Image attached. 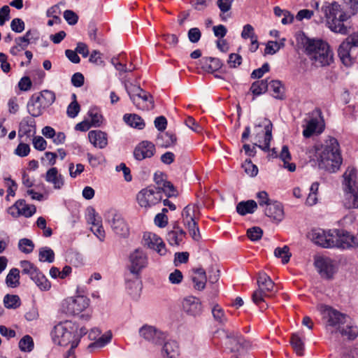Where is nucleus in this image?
<instances>
[{"label": "nucleus", "instance_id": "38", "mask_svg": "<svg viewBox=\"0 0 358 358\" xmlns=\"http://www.w3.org/2000/svg\"><path fill=\"white\" fill-rule=\"evenodd\" d=\"M123 120L129 126L138 129H143L145 125L144 120L136 114H125L123 116Z\"/></svg>", "mask_w": 358, "mask_h": 358}, {"label": "nucleus", "instance_id": "51", "mask_svg": "<svg viewBox=\"0 0 358 358\" xmlns=\"http://www.w3.org/2000/svg\"><path fill=\"white\" fill-rule=\"evenodd\" d=\"M38 274V275H37L36 278H34L32 280L40 288V289L43 291L49 290L51 287L50 282L41 271Z\"/></svg>", "mask_w": 358, "mask_h": 358}, {"label": "nucleus", "instance_id": "3", "mask_svg": "<svg viewBox=\"0 0 358 358\" xmlns=\"http://www.w3.org/2000/svg\"><path fill=\"white\" fill-rule=\"evenodd\" d=\"M306 54L316 66H330L334 53L329 45L321 39H307L304 45Z\"/></svg>", "mask_w": 358, "mask_h": 358}, {"label": "nucleus", "instance_id": "48", "mask_svg": "<svg viewBox=\"0 0 358 358\" xmlns=\"http://www.w3.org/2000/svg\"><path fill=\"white\" fill-rule=\"evenodd\" d=\"M38 257L40 262L52 263L55 261V252L48 247H43L39 249Z\"/></svg>", "mask_w": 358, "mask_h": 358}, {"label": "nucleus", "instance_id": "13", "mask_svg": "<svg viewBox=\"0 0 358 358\" xmlns=\"http://www.w3.org/2000/svg\"><path fill=\"white\" fill-rule=\"evenodd\" d=\"M310 238L316 245L324 248L334 247L333 231H325L321 229H313L310 234Z\"/></svg>", "mask_w": 358, "mask_h": 358}, {"label": "nucleus", "instance_id": "4", "mask_svg": "<svg viewBox=\"0 0 358 358\" xmlns=\"http://www.w3.org/2000/svg\"><path fill=\"white\" fill-rule=\"evenodd\" d=\"M76 330L77 325L71 321L59 322L51 331L52 341L61 346L72 344L73 348H76L78 345V338H74Z\"/></svg>", "mask_w": 358, "mask_h": 358}, {"label": "nucleus", "instance_id": "46", "mask_svg": "<svg viewBox=\"0 0 358 358\" xmlns=\"http://www.w3.org/2000/svg\"><path fill=\"white\" fill-rule=\"evenodd\" d=\"M185 227L188 229L189 235L195 241H199L201 238L199 229L196 219L183 222Z\"/></svg>", "mask_w": 358, "mask_h": 358}, {"label": "nucleus", "instance_id": "64", "mask_svg": "<svg viewBox=\"0 0 358 358\" xmlns=\"http://www.w3.org/2000/svg\"><path fill=\"white\" fill-rule=\"evenodd\" d=\"M64 18L70 25H74L78 22V15L71 10H66L64 12Z\"/></svg>", "mask_w": 358, "mask_h": 358}, {"label": "nucleus", "instance_id": "42", "mask_svg": "<svg viewBox=\"0 0 358 358\" xmlns=\"http://www.w3.org/2000/svg\"><path fill=\"white\" fill-rule=\"evenodd\" d=\"M36 97H39V100L43 103V107L46 108L51 106L55 101V94L50 90H43L39 94H36Z\"/></svg>", "mask_w": 358, "mask_h": 358}, {"label": "nucleus", "instance_id": "14", "mask_svg": "<svg viewBox=\"0 0 358 358\" xmlns=\"http://www.w3.org/2000/svg\"><path fill=\"white\" fill-rule=\"evenodd\" d=\"M131 262L130 271L134 274H138L148 263L146 253L141 249L135 250L129 256Z\"/></svg>", "mask_w": 358, "mask_h": 358}, {"label": "nucleus", "instance_id": "33", "mask_svg": "<svg viewBox=\"0 0 358 358\" xmlns=\"http://www.w3.org/2000/svg\"><path fill=\"white\" fill-rule=\"evenodd\" d=\"M257 208V204L254 200L241 201L236 206V211L241 215L253 213Z\"/></svg>", "mask_w": 358, "mask_h": 358}, {"label": "nucleus", "instance_id": "31", "mask_svg": "<svg viewBox=\"0 0 358 358\" xmlns=\"http://www.w3.org/2000/svg\"><path fill=\"white\" fill-rule=\"evenodd\" d=\"M200 64L202 69L208 73L215 72L219 70L222 66L220 59L216 57H203L200 60Z\"/></svg>", "mask_w": 358, "mask_h": 358}, {"label": "nucleus", "instance_id": "12", "mask_svg": "<svg viewBox=\"0 0 358 358\" xmlns=\"http://www.w3.org/2000/svg\"><path fill=\"white\" fill-rule=\"evenodd\" d=\"M334 247L341 250H348L357 245V236L343 229L333 230Z\"/></svg>", "mask_w": 358, "mask_h": 358}, {"label": "nucleus", "instance_id": "16", "mask_svg": "<svg viewBox=\"0 0 358 358\" xmlns=\"http://www.w3.org/2000/svg\"><path fill=\"white\" fill-rule=\"evenodd\" d=\"M155 153V145L148 141L138 143L134 150V157L136 160L141 161L152 157Z\"/></svg>", "mask_w": 358, "mask_h": 358}, {"label": "nucleus", "instance_id": "58", "mask_svg": "<svg viewBox=\"0 0 358 358\" xmlns=\"http://www.w3.org/2000/svg\"><path fill=\"white\" fill-rule=\"evenodd\" d=\"M125 88L131 101H133L134 98H137L144 91L139 86L133 85H130L129 86L126 85Z\"/></svg>", "mask_w": 358, "mask_h": 358}, {"label": "nucleus", "instance_id": "47", "mask_svg": "<svg viewBox=\"0 0 358 358\" xmlns=\"http://www.w3.org/2000/svg\"><path fill=\"white\" fill-rule=\"evenodd\" d=\"M112 339V333L111 331H107L106 334H103L98 339H96L94 342L90 343L88 346L89 348H101L106 346L108 343L110 342Z\"/></svg>", "mask_w": 358, "mask_h": 358}, {"label": "nucleus", "instance_id": "11", "mask_svg": "<svg viewBox=\"0 0 358 358\" xmlns=\"http://www.w3.org/2000/svg\"><path fill=\"white\" fill-rule=\"evenodd\" d=\"M90 299L84 296L69 297L62 304V310L69 315H76L82 313L89 306Z\"/></svg>", "mask_w": 358, "mask_h": 358}, {"label": "nucleus", "instance_id": "5", "mask_svg": "<svg viewBox=\"0 0 358 358\" xmlns=\"http://www.w3.org/2000/svg\"><path fill=\"white\" fill-rule=\"evenodd\" d=\"M264 128L262 131L263 133V140H260V136L258 142L259 145L255 143L252 147H251L248 144H244L243 148L245 151V155L249 157H254L256 154L255 146H258L260 149L264 150V152L270 151V143L272 140V129H273V124L267 118H264L263 121L259 124L255 126V129H259Z\"/></svg>", "mask_w": 358, "mask_h": 358}, {"label": "nucleus", "instance_id": "19", "mask_svg": "<svg viewBox=\"0 0 358 358\" xmlns=\"http://www.w3.org/2000/svg\"><path fill=\"white\" fill-rule=\"evenodd\" d=\"M315 264L322 277L329 279L333 276L335 267L331 259L320 257L315 261Z\"/></svg>", "mask_w": 358, "mask_h": 358}, {"label": "nucleus", "instance_id": "60", "mask_svg": "<svg viewBox=\"0 0 358 358\" xmlns=\"http://www.w3.org/2000/svg\"><path fill=\"white\" fill-rule=\"evenodd\" d=\"M111 63L115 66L116 70L121 72H129L133 71L134 68L130 64L129 67H127L126 64H123L120 58H113Z\"/></svg>", "mask_w": 358, "mask_h": 358}, {"label": "nucleus", "instance_id": "39", "mask_svg": "<svg viewBox=\"0 0 358 358\" xmlns=\"http://www.w3.org/2000/svg\"><path fill=\"white\" fill-rule=\"evenodd\" d=\"M88 115L90 117V123L92 127H99L101 125L103 117L99 108L96 106L90 108L88 111Z\"/></svg>", "mask_w": 358, "mask_h": 358}, {"label": "nucleus", "instance_id": "9", "mask_svg": "<svg viewBox=\"0 0 358 358\" xmlns=\"http://www.w3.org/2000/svg\"><path fill=\"white\" fill-rule=\"evenodd\" d=\"M356 48H358V31L349 35L338 49V57L345 66H350L353 64L354 58L351 56V51Z\"/></svg>", "mask_w": 358, "mask_h": 358}, {"label": "nucleus", "instance_id": "57", "mask_svg": "<svg viewBox=\"0 0 358 358\" xmlns=\"http://www.w3.org/2000/svg\"><path fill=\"white\" fill-rule=\"evenodd\" d=\"M213 315L218 322L224 324L227 321V318L224 315V310L218 305L213 307L212 310Z\"/></svg>", "mask_w": 358, "mask_h": 358}, {"label": "nucleus", "instance_id": "56", "mask_svg": "<svg viewBox=\"0 0 358 358\" xmlns=\"http://www.w3.org/2000/svg\"><path fill=\"white\" fill-rule=\"evenodd\" d=\"M263 234L262 229L259 227H254L248 229L247 231L248 237L252 241L259 240Z\"/></svg>", "mask_w": 358, "mask_h": 358}, {"label": "nucleus", "instance_id": "26", "mask_svg": "<svg viewBox=\"0 0 358 358\" xmlns=\"http://www.w3.org/2000/svg\"><path fill=\"white\" fill-rule=\"evenodd\" d=\"M343 178L344 189H358V171L356 169L349 167L344 173Z\"/></svg>", "mask_w": 358, "mask_h": 358}, {"label": "nucleus", "instance_id": "2", "mask_svg": "<svg viewBox=\"0 0 358 358\" xmlns=\"http://www.w3.org/2000/svg\"><path fill=\"white\" fill-rule=\"evenodd\" d=\"M318 166L330 173H335L342 164L339 143L336 138L329 137L322 147L319 156H316Z\"/></svg>", "mask_w": 358, "mask_h": 358}, {"label": "nucleus", "instance_id": "10", "mask_svg": "<svg viewBox=\"0 0 358 358\" xmlns=\"http://www.w3.org/2000/svg\"><path fill=\"white\" fill-rule=\"evenodd\" d=\"M136 199L141 207L150 208L162 200L161 189L155 186H148L137 194Z\"/></svg>", "mask_w": 358, "mask_h": 358}, {"label": "nucleus", "instance_id": "61", "mask_svg": "<svg viewBox=\"0 0 358 358\" xmlns=\"http://www.w3.org/2000/svg\"><path fill=\"white\" fill-rule=\"evenodd\" d=\"M80 105L76 101H72L67 107L66 114L71 118L76 117L80 112Z\"/></svg>", "mask_w": 358, "mask_h": 358}, {"label": "nucleus", "instance_id": "32", "mask_svg": "<svg viewBox=\"0 0 358 358\" xmlns=\"http://www.w3.org/2000/svg\"><path fill=\"white\" fill-rule=\"evenodd\" d=\"M194 288L196 290H203L206 287V275L204 269L200 268L194 271L192 277Z\"/></svg>", "mask_w": 358, "mask_h": 358}, {"label": "nucleus", "instance_id": "24", "mask_svg": "<svg viewBox=\"0 0 358 358\" xmlns=\"http://www.w3.org/2000/svg\"><path fill=\"white\" fill-rule=\"evenodd\" d=\"M36 133V122L30 117H24L20 123L18 135L29 138Z\"/></svg>", "mask_w": 358, "mask_h": 358}, {"label": "nucleus", "instance_id": "50", "mask_svg": "<svg viewBox=\"0 0 358 358\" xmlns=\"http://www.w3.org/2000/svg\"><path fill=\"white\" fill-rule=\"evenodd\" d=\"M34 242L29 238H23L20 239L18 242V249L24 254H30L34 249Z\"/></svg>", "mask_w": 358, "mask_h": 358}, {"label": "nucleus", "instance_id": "1", "mask_svg": "<svg viewBox=\"0 0 358 358\" xmlns=\"http://www.w3.org/2000/svg\"><path fill=\"white\" fill-rule=\"evenodd\" d=\"M314 6L317 12L324 15L327 24L332 31L344 35L348 34V27L344 22L348 20V16L336 1H324L320 8L319 3L315 2Z\"/></svg>", "mask_w": 358, "mask_h": 358}, {"label": "nucleus", "instance_id": "6", "mask_svg": "<svg viewBox=\"0 0 358 358\" xmlns=\"http://www.w3.org/2000/svg\"><path fill=\"white\" fill-rule=\"evenodd\" d=\"M258 289L255 290L252 299L257 305H260L264 301L265 297H271L277 292L275 289V284L271 278L265 273H260L257 278Z\"/></svg>", "mask_w": 358, "mask_h": 358}, {"label": "nucleus", "instance_id": "36", "mask_svg": "<svg viewBox=\"0 0 358 358\" xmlns=\"http://www.w3.org/2000/svg\"><path fill=\"white\" fill-rule=\"evenodd\" d=\"M278 157L284 162V168L287 169L291 172H293L296 170V164L294 163L289 162L291 160L292 157L287 145L282 146Z\"/></svg>", "mask_w": 358, "mask_h": 358}, {"label": "nucleus", "instance_id": "34", "mask_svg": "<svg viewBox=\"0 0 358 358\" xmlns=\"http://www.w3.org/2000/svg\"><path fill=\"white\" fill-rule=\"evenodd\" d=\"M316 113L317 116L310 118V120L307 122L305 129L303 131V135L305 138H310L317 131V128L319 124L318 117H320L321 113L318 110L316 112Z\"/></svg>", "mask_w": 358, "mask_h": 358}, {"label": "nucleus", "instance_id": "45", "mask_svg": "<svg viewBox=\"0 0 358 358\" xmlns=\"http://www.w3.org/2000/svg\"><path fill=\"white\" fill-rule=\"evenodd\" d=\"M3 304L6 308L16 309L20 306L21 301L17 295L7 294L3 297Z\"/></svg>", "mask_w": 358, "mask_h": 358}, {"label": "nucleus", "instance_id": "17", "mask_svg": "<svg viewBox=\"0 0 358 358\" xmlns=\"http://www.w3.org/2000/svg\"><path fill=\"white\" fill-rule=\"evenodd\" d=\"M183 310L189 315L196 317L202 313V305L199 299L189 296L182 301Z\"/></svg>", "mask_w": 358, "mask_h": 358}, {"label": "nucleus", "instance_id": "35", "mask_svg": "<svg viewBox=\"0 0 358 358\" xmlns=\"http://www.w3.org/2000/svg\"><path fill=\"white\" fill-rule=\"evenodd\" d=\"M271 95L277 99L282 100L285 98V89L280 80H271L268 83Z\"/></svg>", "mask_w": 358, "mask_h": 358}, {"label": "nucleus", "instance_id": "53", "mask_svg": "<svg viewBox=\"0 0 358 358\" xmlns=\"http://www.w3.org/2000/svg\"><path fill=\"white\" fill-rule=\"evenodd\" d=\"M339 332L343 336H346L348 339L354 340L358 335V329L356 326L347 324L346 327H343Z\"/></svg>", "mask_w": 358, "mask_h": 358}, {"label": "nucleus", "instance_id": "23", "mask_svg": "<svg viewBox=\"0 0 358 358\" xmlns=\"http://www.w3.org/2000/svg\"><path fill=\"white\" fill-rule=\"evenodd\" d=\"M88 138L92 144L100 149L108 145L107 134L100 130H92L88 133Z\"/></svg>", "mask_w": 358, "mask_h": 358}, {"label": "nucleus", "instance_id": "22", "mask_svg": "<svg viewBox=\"0 0 358 358\" xmlns=\"http://www.w3.org/2000/svg\"><path fill=\"white\" fill-rule=\"evenodd\" d=\"M186 236V232L177 224H175L173 229L169 230L166 234V241L173 246L179 245Z\"/></svg>", "mask_w": 358, "mask_h": 358}, {"label": "nucleus", "instance_id": "54", "mask_svg": "<svg viewBox=\"0 0 358 358\" xmlns=\"http://www.w3.org/2000/svg\"><path fill=\"white\" fill-rule=\"evenodd\" d=\"M274 255L278 258L282 259V264H287L290 259L291 254L288 246L285 245L283 248H277L275 249Z\"/></svg>", "mask_w": 358, "mask_h": 358}, {"label": "nucleus", "instance_id": "27", "mask_svg": "<svg viewBox=\"0 0 358 358\" xmlns=\"http://www.w3.org/2000/svg\"><path fill=\"white\" fill-rule=\"evenodd\" d=\"M46 109L43 107V103L39 100V97H36V94L31 96L27 103V110L29 113L34 117H39Z\"/></svg>", "mask_w": 358, "mask_h": 358}, {"label": "nucleus", "instance_id": "8", "mask_svg": "<svg viewBox=\"0 0 358 358\" xmlns=\"http://www.w3.org/2000/svg\"><path fill=\"white\" fill-rule=\"evenodd\" d=\"M105 220L110 224L113 232L119 236L127 237L129 228L122 215L115 209H110L105 213Z\"/></svg>", "mask_w": 358, "mask_h": 358}, {"label": "nucleus", "instance_id": "37", "mask_svg": "<svg viewBox=\"0 0 358 358\" xmlns=\"http://www.w3.org/2000/svg\"><path fill=\"white\" fill-rule=\"evenodd\" d=\"M16 206L18 208L20 215L25 217H30L36 212L34 205L27 204L22 199L16 201Z\"/></svg>", "mask_w": 358, "mask_h": 358}, {"label": "nucleus", "instance_id": "63", "mask_svg": "<svg viewBox=\"0 0 358 358\" xmlns=\"http://www.w3.org/2000/svg\"><path fill=\"white\" fill-rule=\"evenodd\" d=\"M25 24L20 18H14L10 23L11 29L16 33H21L24 30Z\"/></svg>", "mask_w": 358, "mask_h": 358}, {"label": "nucleus", "instance_id": "59", "mask_svg": "<svg viewBox=\"0 0 358 358\" xmlns=\"http://www.w3.org/2000/svg\"><path fill=\"white\" fill-rule=\"evenodd\" d=\"M245 172L250 176L254 177L258 173V168L250 160H245L243 164Z\"/></svg>", "mask_w": 358, "mask_h": 358}, {"label": "nucleus", "instance_id": "40", "mask_svg": "<svg viewBox=\"0 0 358 358\" xmlns=\"http://www.w3.org/2000/svg\"><path fill=\"white\" fill-rule=\"evenodd\" d=\"M20 266L22 268V273L28 275L31 280L36 278L40 272L39 269L33 263L27 260L21 261Z\"/></svg>", "mask_w": 358, "mask_h": 358}, {"label": "nucleus", "instance_id": "20", "mask_svg": "<svg viewBox=\"0 0 358 358\" xmlns=\"http://www.w3.org/2000/svg\"><path fill=\"white\" fill-rule=\"evenodd\" d=\"M132 102L139 110H150L154 108L153 97L145 90L136 99L134 98Z\"/></svg>", "mask_w": 358, "mask_h": 358}, {"label": "nucleus", "instance_id": "15", "mask_svg": "<svg viewBox=\"0 0 358 358\" xmlns=\"http://www.w3.org/2000/svg\"><path fill=\"white\" fill-rule=\"evenodd\" d=\"M139 334L145 340L156 345H162L166 339L165 333L149 325L143 326L139 329Z\"/></svg>", "mask_w": 358, "mask_h": 358}, {"label": "nucleus", "instance_id": "18", "mask_svg": "<svg viewBox=\"0 0 358 358\" xmlns=\"http://www.w3.org/2000/svg\"><path fill=\"white\" fill-rule=\"evenodd\" d=\"M145 245L150 249H153L160 255H164L166 253L165 244L162 239L153 233H147L143 236Z\"/></svg>", "mask_w": 358, "mask_h": 358}, {"label": "nucleus", "instance_id": "49", "mask_svg": "<svg viewBox=\"0 0 358 358\" xmlns=\"http://www.w3.org/2000/svg\"><path fill=\"white\" fill-rule=\"evenodd\" d=\"M198 210V206L194 204H189L184 208L182 211V222L196 219V212Z\"/></svg>", "mask_w": 358, "mask_h": 358}, {"label": "nucleus", "instance_id": "62", "mask_svg": "<svg viewBox=\"0 0 358 358\" xmlns=\"http://www.w3.org/2000/svg\"><path fill=\"white\" fill-rule=\"evenodd\" d=\"M61 10L59 6L56 4L48 9L46 15L48 17L55 18V22H62V20L59 16Z\"/></svg>", "mask_w": 358, "mask_h": 358}, {"label": "nucleus", "instance_id": "28", "mask_svg": "<svg viewBox=\"0 0 358 358\" xmlns=\"http://www.w3.org/2000/svg\"><path fill=\"white\" fill-rule=\"evenodd\" d=\"M265 215L275 220L280 221L283 217V209L281 204L277 201L271 202L266 206Z\"/></svg>", "mask_w": 358, "mask_h": 358}, {"label": "nucleus", "instance_id": "25", "mask_svg": "<svg viewBox=\"0 0 358 358\" xmlns=\"http://www.w3.org/2000/svg\"><path fill=\"white\" fill-rule=\"evenodd\" d=\"M224 345L226 348L229 349L230 352H238L241 348L245 346L244 338L241 336H235L234 334L226 336Z\"/></svg>", "mask_w": 358, "mask_h": 358}, {"label": "nucleus", "instance_id": "43", "mask_svg": "<svg viewBox=\"0 0 358 358\" xmlns=\"http://www.w3.org/2000/svg\"><path fill=\"white\" fill-rule=\"evenodd\" d=\"M20 271L18 268H13L10 270L6 278V283L8 287H17L20 285Z\"/></svg>", "mask_w": 358, "mask_h": 358}, {"label": "nucleus", "instance_id": "55", "mask_svg": "<svg viewBox=\"0 0 358 358\" xmlns=\"http://www.w3.org/2000/svg\"><path fill=\"white\" fill-rule=\"evenodd\" d=\"M285 38L281 42L270 41L267 43L264 52L267 55H274L282 47L284 46Z\"/></svg>", "mask_w": 358, "mask_h": 358}, {"label": "nucleus", "instance_id": "30", "mask_svg": "<svg viewBox=\"0 0 358 358\" xmlns=\"http://www.w3.org/2000/svg\"><path fill=\"white\" fill-rule=\"evenodd\" d=\"M162 354L166 358H176L179 355V346L173 340L164 341Z\"/></svg>", "mask_w": 358, "mask_h": 358}, {"label": "nucleus", "instance_id": "41", "mask_svg": "<svg viewBox=\"0 0 358 358\" xmlns=\"http://www.w3.org/2000/svg\"><path fill=\"white\" fill-rule=\"evenodd\" d=\"M268 88V81L266 79H264L254 82L252 84L250 90L254 96H257L265 93Z\"/></svg>", "mask_w": 358, "mask_h": 358}, {"label": "nucleus", "instance_id": "21", "mask_svg": "<svg viewBox=\"0 0 358 358\" xmlns=\"http://www.w3.org/2000/svg\"><path fill=\"white\" fill-rule=\"evenodd\" d=\"M45 180L48 183L52 184L55 189H62L64 185L63 176L59 173L57 169L55 167H52L47 171Z\"/></svg>", "mask_w": 358, "mask_h": 358}, {"label": "nucleus", "instance_id": "7", "mask_svg": "<svg viewBox=\"0 0 358 358\" xmlns=\"http://www.w3.org/2000/svg\"><path fill=\"white\" fill-rule=\"evenodd\" d=\"M319 309L327 327H334L340 331L341 325L349 319L348 315L327 305H320Z\"/></svg>", "mask_w": 358, "mask_h": 358}, {"label": "nucleus", "instance_id": "29", "mask_svg": "<svg viewBox=\"0 0 358 358\" xmlns=\"http://www.w3.org/2000/svg\"><path fill=\"white\" fill-rule=\"evenodd\" d=\"M343 203L346 208H358V189H344Z\"/></svg>", "mask_w": 358, "mask_h": 358}, {"label": "nucleus", "instance_id": "44", "mask_svg": "<svg viewBox=\"0 0 358 358\" xmlns=\"http://www.w3.org/2000/svg\"><path fill=\"white\" fill-rule=\"evenodd\" d=\"M290 343L297 355L301 356L304 350V343L301 336L298 333L292 334Z\"/></svg>", "mask_w": 358, "mask_h": 358}, {"label": "nucleus", "instance_id": "52", "mask_svg": "<svg viewBox=\"0 0 358 358\" xmlns=\"http://www.w3.org/2000/svg\"><path fill=\"white\" fill-rule=\"evenodd\" d=\"M34 341L29 335L23 336L19 341V348L22 352H29L34 349Z\"/></svg>", "mask_w": 358, "mask_h": 358}]
</instances>
